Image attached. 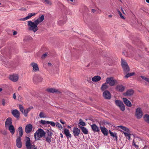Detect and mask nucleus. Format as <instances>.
I'll list each match as a JSON object with an SVG mask.
<instances>
[{
  "instance_id": "f257e3e1",
  "label": "nucleus",
  "mask_w": 149,
  "mask_h": 149,
  "mask_svg": "<svg viewBox=\"0 0 149 149\" xmlns=\"http://www.w3.org/2000/svg\"><path fill=\"white\" fill-rule=\"evenodd\" d=\"M44 19V15H41L40 17L38 18L34 22H33L31 20L27 22V25L28 27V29L30 31H32L35 33L39 29L38 25L40 23L42 22Z\"/></svg>"
},
{
  "instance_id": "f03ea898",
  "label": "nucleus",
  "mask_w": 149,
  "mask_h": 149,
  "mask_svg": "<svg viewBox=\"0 0 149 149\" xmlns=\"http://www.w3.org/2000/svg\"><path fill=\"white\" fill-rule=\"evenodd\" d=\"M45 133L44 131L41 129H39L34 133V136L35 139V140H39L40 139L44 136L45 135Z\"/></svg>"
},
{
  "instance_id": "7ed1b4c3",
  "label": "nucleus",
  "mask_w": 149,
  "mask_h": 149,
  "mask_svg": "<svg viewBox=\"0 0 149 149\" xmlns=\"http://www.w3.org/2000/svg\"><path fill=\"white\" fill-rule=\"evenodd\" d=\"M121 65L125 73L128 72L130 70V68L128 66L127 63L125 60L121 59Z\"/></svg>"
},
{
  "instance_id": "20e7f679",
  "label": "nucleus",
  "mask_w": 149,
  "mask_h": 149,
  "mask_svg": "<svg viewBox=\"0 0 149 149\" xmlns=\"http://www.w3.org/2000/svg\"><path fill=\"white\" fill-rule=\"evenodd\" d=\"M143 114L141 108L138 107L135 111V116L137 119L141 118L143 116Z\"/></svg>"
},
{
  "instance_id": "39448f33",
  "label": "nucleus",
  "mask_w": 149,
  "mask_h": 149,
  "mask_svg": "<svg viewBox=\"0 0 149 149\" xmlns=\"http://www.w3.org/2000/svg\"><path fill=\"white\" fill-rule=\"evenodd\" d=\"M43 80V78L41 76L38 74H35L33 77V82L37 84L39 82H40L42 81Z\"/></svg>"
},
{
  "instance_id": "423d86ee",
  "label": "nucleus",
  "mask_w": 149,
  "mask_h": 149,
  "mask_svg": "<svg viewBox=\"0 0 149 149\" xmlns=\"http://www.w3.org/2000/svg\"><path fill=\"white\" fill-rule=\"evenodd\" d=\"M106 82L111 86H114L116 82V80L114 79L113 77H107L106 80Z\"/></svg>"
},
{
  "instance_id": "0eeeda50",
  "label": "nucleus",
  "mask_w": 149,
  "mask_h": 149,
  "mask_svg": "<svg viewBox=\"0 0 149 149\" xmlns=\"http://www.w3.org/2000/svg\"><path fill=\"white\" fill-rule=\"evenodd\" d=\"M116 105L121 110L124 111L125 110V107L123 103L121 101L119 100H116L115 101Z\"/></svg>"
},
{
  "instance_id": "6e6552de",
  "label": "nucleus",
  "mask_w": 149,
  "mask_h": 149,
  "mask_svg": "<svg viewBox=\"0 0 149 149\" xmlns=\"http://www.w3.org/2000/svg\"><path fill=\"white\" fill-rule=\"evenodd\" d=\"M31 65L33 68L32 71L36 72L39 71V68L38 64L34 62L31 63Z\"/></svg>"
},
{
  "instance_id": "1a4fd4ad",
  "label": "nucleus",
  "mask_w": 149,
  "mask_h": 149,
  "mask_svg": "<svg viewBox=\"0 0 149 149\" xmlns=\"http://www.w3.org/2000/svg\"><path fill=\"white\" fill-rule=\"evenodd\" d=\"M103 96L106 99H110L111 97L110 93L108 91H104L103 93Z\"/></svg>"
},
{
  "instance_id": "9d476101",
  "label": "nucleus",
  "mask_w": 149,
  "mask_h": 149,
  "mask_svg": "<svg viewBox=\"0 0 149 149\" xmlns=\"http://www.w3.org/2000/svg\"><path fill=\"white\" fill-rule=\"evenodd\" d=\"M26 140L25 145L27 149H31V144L30 143V139L28 136L25 137Z\"/></svg>"
},
{
  "instance_id": "9b49d317",
  "label": "nucleus",
  "mask_w": 149,
  "mask_h": 149,
  "mask_svg": "<svg viewBox=\"0 0 149 149\" xmlns=\"http://www.w3.org/2000/svg\"><path fill=\"white\" fill-rule=\"evenodd\" d=\"M46 91L52 93H56L58 94L61 93V92L58 89L52 88H47L46 89Z\"/></svg>"
},
{
  "instance_id": "f8f14e48",
  "label": "nucleus",
  "mask_w": 149,
  "mask_h": 149,
  "mask_svg": "<svg viewBox=\"0 0 149 149\" xmlns=\"http://www.w3.org/2000/svg\"><path fill=\"white\" fill-rule=\"evenodd\" d=\"M32 125L30 124L27 125L25 126V131L26 133L28 134L30 133L32 130Z\"/></svg>"
},
{
  "instance_id": "ddd939ff",
  "label": "nucleus",
  "mask_w": 149,
  "mask_h": 149,
  "mask_svg": "<svg viewBox=\"0 0 149 149\" xmlns=\"http://www.w3.org/2000/svg\"><path fill=\"white\" fill-rule=\"evenodd\" d=\"M36 13H29L28 15L25 18H22L20 19V20L25 21L30 18L32 17L35 16Z\"/></svg>"
},
{
  "instance_id": "4468645a",
  "label": "nucleus",
  "mask_w": 149,
  "mask_h": 149,
  "mask_svg": "<svg viewBox=\"0 0 149 149\" xmlns=\"http://www.w3.org/2000/svg\"><path fill=\"white\" fill-rule=\"evenodd\" d=\"M10 79L13 82H16L18 79L19 77L17 74H13L10 76Z\"/></svg>"
},
{
  "instance_id": "2eb2a0df",
  "label": "nucleus",
  "mask_w": 149,
  "mask_h": 149,
  "mask_svg": "<svg viewBox=\"0 0 149 149\" xmlns=\"http://www.w3.org/2000/svg\"><path fill=\"white\" fill-rule=\"evenodd\" d=\"M21 138L18 137L16 140V143L17 146L19 148H21L22 146V143L21 142Z\"/></svg>"
},
{
  "instance_id": "dca6fc26",
  "label": "nucleus",
  "mask_w": 149,
  "mask_h": 149,
  "mask_svg": "<svg viewBox=\"0 0 149 149\" xmlns=\"http://www.w3.org/2000/svg\"><path fill=\"white\" fill-rule=\"evenodd\" d=\"M12 114L15 117L18 118L19 116L20 113L17 109L13 110L11 112Z\"/></svg>"
},
{
  "instance_id": "f3484780",
  "label": "nucleus",
  "mask_w": 149,
  "mask_h": 149,
  "mask_svg": "<svg viewBox=\"0 0 149 149\" xmlns=\"http://www.w3.org/2000/svg\"><path fill=\"white\" fill-rule=\"evenodd\" d=\"M125 87L122 85H117L116 88V90L120 92H122L124 91Z\"/></svg>"
},
{
  "instance_id": "a211bd4d",
  "label": "nucleus",
  "mask_w": 149,
  "mask_h": 149,
  "mask_svg": "<svg viewBox=\"0 0 149 149\" xmlns=\"http://www.w3.org/2000/svg\"><path fill=\"white\" fill-rule=\"evenodd\" d=\"M92 129L94 132H99L100 131V128L95 124L91 125Z\"/></svg>"
},
{
  "instance_id": "6ab92c4d",
  "label": "nucleus",
  "mask_w": 149,
  "mask_h": 149,
  "mask_svg": "<svg viewBox=\"0 0 149 149\" xmlns=\"http://www.w3.org/2000/svg\"><path fill=\"white\" fill-rule=\"evenodd\" d=\"M5 125V127L6 128L9 125H12V119L11 118L9 117L7 118L6 121Z\"/></svg>"
},
{
  "instance_id": "aec40b11",
  "label": "nucleus",
  "mask_w": 149,
  "mask_h": 149,
  "mask_svg": "<svg viewBox=\"0 0 149 149\" xmlns=\"http://www.w3.org/2000/svg\"><path fill=\"white\" fill-rule=\"evenodd\" d=\"M80 132V130L78 128L74 127L73 130V134L75 136H78Z\"/></svg>"
},
{
  "instance_id": "412c9836",
  "label": "nucleus",
  "mask_w": 149,
  "mask_h": 149,
  "mask_svg": "<svg viewBox=\"0 0 149 149\" xmlns=\"http://www.w3.org/2000/svg\"><path fill=\"white\" fill-rule=\"evenodd\" d=\"M123 100L124 103L128 107H131L132 106V104L131 102L128 100L127 98H123Z\"/></svg>"
},
{
  "instance_id": "4be33fe9",
  "label": "nucleus",
  "mask_w": 149,
  "mask_h": 149,
  "mask_svg": "<svg viewBox=\"0 0 149 149\" xmlns=\"http://www.w3.org/2000/svg\"><path fill=\"white\" fill-rule=\"evenodd\" d=\"M63 133L65 134L68 138V137H71V134H70L69 131L66 128H65Z\"/></svg>"
},
{
  "instance_id": "5701e85b",
  "label": "nucleus",
  "mask_w": 149,
  "mask_h": 149,
  "mask_svg": "<svg viewBox=\"0 0 149 149\" xmlns=\"http://www.w3.org/2000/svg\"><path fill=\"white\" fill-rule=\"evenodd\" d=\"M7 128H8V130L11 134L13 135L15 132V129L14 126L13 125H9L8 127Z\"/></svg>"
},
{
  "instance_id": "b1692460",
  "label": "nucleus",
  "mask_w": 149,
  "mask_h": 149,
  "mask_svg": "<svg viewBox=\"0 0 149 149\" xmlns=\"http://www.w3.org/2000/svg\"><path fill=\"white\" fill-rule=\"evenodd\" d=\"M133 93V91L131 89H130L127 90L126 92L124 93V94L125 96H130L132 95Z\"/></svg>"
},
{
  "instance_id": "393cba45",
  "label": "nucleus",
  "mask_w": 149,
  "mask_h": 149,
  "mask_svg": "<svg viewBox=\"0 0 149 149\" xmlns=\"http://www.w3.org/2000/svg\"><path fill=\"white\" fill-rule=\"evenodd\" d=\"M101 77L98 75L95 76L92 79V80L94 82H97L101 79Z\"/></svg>"
},
{
  "instance_id": "a878e982",
  "label": "nucleus",
  "mask_w": 149,
  "mask_h": 149,
  "mask_svg": "<svg viewBox=\"0 0 149 149\" xmlns=\"http://www.w3.org/2000/svg\"><path fill=\"white\" fill-rule=\"evenodd\" d=\"M100 128L101 131L103 133V134L104 135H107L108 132L107 130L106 129V128L104 127H100Z\"/></svg>"
},
{
  "instance_id": "bb28decb",
  "label": "nucleus",
  "mask_w": 149,
  "mask_h": 149,
  "mask_svg": "<svg viewBox=\"0 0 149 149\" xmlns=\"http://www.w3.org/2000/svg\"><path fill=\"white\" fill-rule=\"evenodd\" d=\"M79 127L84 134H87L88 133V131L86 127L83 126H79Z\"/></svg>"
},
{
  "instance_id": "cd10ccee",
  "label": "nucleus",
  "mask_w": 149,
  "mask_h": 149,
  "mask_svg": "<svg viewBox=\"0 0 149 149\" xmlns=\"http://www.w3.org/2000/svg\"><path fill=\"white\" fill-rule=\"evenodd\" d=\"M18 130L19 131V135L18 137H20V138H21L23 134V131L22 127H19L18 129Z\"/></svg>"
},
{
  "instance_id": "c85d7f7f",
  "label": "nucleus",
  "mask_w": 149,
  "mask_h": 149,
  "mask_svg": "<svg viewBox=\"0 0 149 149\" xmlns=\"http://www.w3.org/2000/svg\"><path fill=\"white\" fill-rule=\"evenodd\" d=\"M32 38L30 36H25L23 39V41L25 42H28L32 40Z\"/></svg>"
},
{
  "instance_id": "c756f323",
  "label": "nucleus",
  "mask_w": 149,
  "mask_h": 149,
  "mask_svg": "<svg viewBox=\"0 0 149 149\" xmlns=\"http://www.w3.org/2000/svg\"><path fill=\"white\" fill-rule=\"evenodd\" d=\"M107 84L106 82L102 85L101 88L102 91H103L108 88V86L107 85Z\"/></svg>"
},
{
  "instance_id": "7c9ffc66",
  "label": "nucleus",
  "mask_w": 149,
  "mask_h": 149,
  "mask_svg": "<svg viewBox=\"0 0 149 149\" xmlns=\"http://www.w3.org/2000/svg\"><path fill=\"white\" fill-rule=\"evenodd\" d=\"M32 107H29L26 109L25 110V111L24 113V115L26 117L27 116L28 113L31 110L32 108Z\"/></svg>"
},
{
  "instance_id": "2f4dec72",
  "label": "nucleus",
  "mask_w": 149,
  "mask_h": 149,
  "mask_svg": "<svg viewBox=\"0 0 149 149\" xmlns=\"http://www.w3.org/2000/svg\"><path fill=\"white\" fill-rule=\"evenodd\" d=\"M42 2L45 4H47L51 6L52 4V3L50 0H43Z\"/></svg>"
},
{
  "instance_id": "473e14b6",
  "label": "nucleus",
  "mask_w": 149,
  "mask_h": 149,
  "mask_svg": "<svg viewBox=\"0 0 149 149\" xmlns=\"http://www.w3.org/2000/svg\"><path fill=\"white\" fill-rule=\"evenodd\" d=\"M19 108L21 112L24 114L25 109H24L22 105L19 104Z\"/></svg>"
},
{
  "instance_id": "72a5a7b5",
  "label": "nucleus",
  "mask_w": 149,
  "mask_h": 149,
  "mask_svg": "<svg viewBox=\"0 0 149 149\" xmlns=\"http://www.w3.org/2000/svg\"><path fill=\"white\" fill-rule=\"evenodd\" d=\"M118 127L121 129H122L123 130L125 131V132H128L129 131V129L127 128V127H125L124 126H118Z\"/></svg>"
},
{
  "instance_id": "f704fd0d",
  "label": "nucleus",
  "mask_w": 149,
  "mask_h": 149,
  "mask_svg": "<svg viewBox=\"0 0 149 149\" xmlns=\"http://www.w3.org/2000/svg\"><path fill=\"white\" fill-rule=\"evenodd\" d=\"M134 74V72H131L130 73H128L126 75H125L124 77L125 78H127L129 77L133 76Z\"/></svg>"
},
{
  "instance_id": "c9c22d12",
  "label": "nucleus",
  "mask_w": 149,
  "mask_h": 149,
  "mask_svg": "<svg viewBox=\"0 0 149 149\" xmlns=\"http://www.w3.org/2000/svg\"><path fill=\"white\" fill-rule=\"evenodd\" d=\"M145 120L148 123H149V115H146L144 117Z\"/></svg>"
},
{
  "instance_id": "e433bc0d",
  "label": "nucleus",
  "mask_w": 149,
  "mask_h": 149,
  "mask_svg": "<svg viewBox=\"0 0 149 149\" xmlns=\"http://www.w3.org/2000/svg\"><path fill=\"white\" fill-rule=\"evenodd\" d=\"M141 78L143 79L149 83V78L143 76H141Z\"/></svg>"
},
{
  "instance_id": "4c0bfd02",
  "label": "nucleus",
  "mask_w": 149,
  "mask_h": 149,
  "mask_svg": "<svg viewBox=\"0 0 149 149\" xmlns=\"http://www.w3.org/2000/svg\"><path fill=\"white\" fill-rule=\"evenodd\" d=\"M39 116L40 118H46V116L43 112H41L40 113Z\"/></svg>"
},
{
  "instance_id": "58836bf2",
  "label": "nucleus",
  "mask_w": 149,
  "mask_h": 149,
  "mask_svg": "<svg viewBox=\"0 0 149 149\" xmlns=\"http://www.w3.org/2000/svg\"><path fill=\"white\" fill-rule=\"evenodd\" d=\"M109 132L110 134H111V136H112L113 137H115L116 138V140H117V136L116 134H114L112 132H111L110 130L109 131Z\"/></svg>"
},
{
  "instance_id": "ea45409f",
  "label": "nucleus",
  "mask_w": 149,
  "mask_h": 149,
  "mask_svg": "<svg viewBox=\"0 0 149 149\" xmlns=\"http://www.w3.org/2000/svg\"><path fill=\"white\" fill-rule=\"evenodd\" d=\"M49 121H46L44 120H41L40 121V123L42 124V125H45L48 124V122Z\"/></svg>"
},
{
  "instance_id": "a19ab883",
  "label": "nucleus",
  "mask_w": 149,
  "mask_h": 149,
  "mask_svg": "<svg viewBox=\"0 0 149 149\" xmlns=\"http://www.w3.org/2000/svg\"><path fill=\"white\" fill-rule=\"evenodd\" d=\"M46 141L49 143L51 142V138L50 136H48L46 138Z\"/></svg>"
},
{
  "instance_id": "79ce46f5",
  "label": "nucleus",
  "mask_w": 149,
  "mask_h": 149,
  "mask_svg": "<svg viewBox=\"0 0 149 149\" xmlns=\"http://www.w3.org/2000/svg\"><path fill=\"white\" fill-rule=\"evenodd\" d=\"M79 124L83 126H85L86 125L85 123L83 121L81 120L80 119L79 120Z\"/></svg>"
},
{
  "instance_id": "37998d69",
  "label": "nucleus",
  "mask_w": 149,
  "mask_h": 149,
  "mask_svg": "<svg viewBox=\"0 0 149 149\" xmlns=\"http://www.w3.org/2000/svg\"><path fill=\"white\" fill-rule=\"evenodd\" d=\"M47 134L48 136L51 137L52 134V132L51 130H48L47 131Z\"/></svg>"
},
{
  "instance_id": "c03bdc74",
  "label": "nucleus",
  "mask_w": 149,
  "mask_h": 149,
  "mask_svg": "<svg viewBox=\"0 0 149 149\" xmlns=\"http://www.w3.org/2000/svg\"><path fill=\"white\" fill-rule=\"evenodd\" d=\"M117 11L118 12V14L120 16V17L122 19H125V17L123 16L122 15V14L118 10Z\"/></svg>"
},
{
  "instance_id": "a18cd8bd",
  "label": "nucleus",
  "mask_w": 149,
  "mask_h": 149,
  "mask_svg": "<svg viewBox=\"0 0 149 149\" xmlns=\"http://www.w3.org/2000/svg\"><path fill=\"white\" fill-rule=\"evenodd\" d=\"M56 126L58 128H61L62 129H63V127L59 123H56Z\"/></svg>"
},
{
  "instance_id": "49530a36",
  "label": "nucleus",
  "mask_w": 149,
  "mask_h": 149,
  "mask_svg": "<svg viewBox=\"0 0 149 149\" xmlns=\"http://www.w3.org/2000/svg\"><path fill=\"white\" fill-rule=\"evenodd\" d=\"M123 133L126 136H128L130 135V134L129 131L128 132H123Z\"/></svg>"
},
{
  "instance_id": "de8ad7c7",
  "label": "nucleus",
  "mask_w": 149,
  "mask_h": 149,
  "mask_svg": "<svg viewBox=\"0 0 149 149\" xmlns=\"http://www.w3.org/2000/svg\"><path fill=\"white\" fill-rule=\"evenodd\" d=\"M65 22L62 20H60L58 21V24L60 25H62L65 24Z\"/></svg>"
},
{
  "instance_id": "09e8293b",
  "label": "nucleus",
  "mask_w": 149,
  "mask_h": 149,
  "mask_svg": "<svg viewBox=\"0 0 149 149\" xmlns=\"http://www.w3.org/2000/svg\"><path fill=\"white\" fill-rule=\"evenodd\" d=\"M48 123V124H50L52 126L54 127L55 125V123L54 122L49 121Z\"/></svg>"
},
{
  "instance_id": "8fccbe9b",
  "label": "nucleus",
  "mask_w": 149,
  "mask_h": 149,
  "mask_svg": "<svg viewBox=\"0 0 149 149\" xmlns=\"http://www.w3.org/2000/svg\"><path fill=\"white\" fill-rule=\"evenodd\" d=\"M132 146H134V147L136 148H138V146L137 145H136L135 143V141L134 140H133V142H132Z\"/></svg>"
},
{
  "instance_id": "3c124183",
  "label": "nucleus",
  "mask_w": 149,
  "mask_h": 149,
  "mask_svg": "<svg viewBox=\"0 0 149 149\" xmlns=\"http://www.w3.org/2000/svg\"><path fill=\"white\" fill-rule=\"evenodd\" d=\"M47 56V54H43L42 56V59H44Z\"/></svg>"
},
{
  "instance_id": "603ef678",
  "label": "nucleus",
  "mask_w": 149,
  "mask_h": 149,
  "mask_svg": "<svg viewBox=\"0 0 149 149\" xmlns=\"http://www.w3.org/2000/svg\"><path fill=\"white\" fill-rule=\"evenodd\" d=\"M19 10L22 11H25L26 10V9L24 8H21L19 9Z\"/></svg>"
},
{
  "instance_id": "864d4df0",
  "label": "nucleus",
  "mask_w": 149,
  "mask_h": 149,
  "mask_svg": "<svg viewBox=\"0 0 149 149\" xmlns=\"http://www.w3.org/2000/svg\"><path fill=\"white\" fill-rule=\"evenodd\" d=\"M102 11L100 10H96V13L97 14H100L101 13Z\"/></svg>"
},
{
  "instance_id": "5fc2aeb1",
  "label": "nucleus",
  "mask_w": 149,
  "mask_h": 149,
  "mask_svg": "<svg viewBox=\"0 0 149 149\" xmlns=\"http://www.w3.org/2000/svg\"><path fill=\"white\" fill-rule=\"evenodd\" d=\"M2 104L3 106H4L5 104V102L4 99L2 100Z\"/></svg>"
},
{
  "instance_id": "6e6d98bb",
  "label": "nucleus",
  "mask_w": 149,
  "mask_h": 149,
  "mask_svg": "<svg viewBox=\"0 0 149 149\" xmlns=\"http://www.w3.org/2000/svg\"><path fill=\"white\" fill-rule=\"evenodd\" d=\"M60 122L61 123L63 124H64L65 123V122L62 121L61 120H60Z\"/></svg>"
},
{
  "instance_id": "4d7b16f0",
  "label": "nucleus",
  "mask_w": 149,
  "mask_h": 149,
  "mask_svg": "<svg viewBox=\"0 0 149 149\" xmlns=\"http://www.w3.org/2000/svg\"><path fill=\"white\" fill-rule=\"evenodd\" d=\"M91 11L93 13H94L96 11V10H95L94 9H92L91 10Z\"/></svg>"
},
{
  "instance_id": "13d9d810",
  "label": "nucleus",
  "mask_w": 149,
  "mask_h": 149,
  "mask_svg": "<svg viewBox=\"0 0 149 149\" xmlns=\"http://www.w3.org/2000/svg\"><path fill=\"white\" fill-rule=\"evenodd\" d=\"M17 34V32L16 31H14L13 32V34L14 35H16Z\"/></svg>"
},
{
  "instance_id": "bf43d9fd",
  "label": "nucleus",
  "mask_w": 149,
  "mask_h": 149,
  "mask_svg": "<svg viewBox=\"0 0 149 149\" xmlns=\"http://www.w3.org/2000/svg\"><path fill=\"white\" fill-rule=\"evenodd\" d=\"M13 97L14 99H16V95H15V93H14L13 94Z\"/></svg>"
},
{
  "instance_id": "052dcab7",
  "label": "nucleus",
  "mask_w": 149,
  "mask_h": 149,
  "mask_svg": "<svg viewBox=\"0 0 149 149\" xmlns=\"http://www.w3.org/2000/svg\"><path fill=\"white\" fill-rule=\"evenodd\" d=\"M49 66H51L52 65V64L51 63H48L47 64Z\"/></svg>"
},
{
  "instance_id": "680f3d73",
  "label": "nucleus",
  "mask_w": 149,
  "mask_h": 149,
  "mask_svg": "<svg viewBox=\"0 0 149 149\" xmlns=\"http://www.w3.org/2000/svg\"><path fill=\"white\" fill-rule=\"evenodd\" d=\"M7 134L6 132V131H4V132L3 133V134L4 135L6 134Z\"/></svg>"
},
{
  "instance_id": "e2e57ef3",
  "label": "nucleus",
  "mask_w": 149,
  "mask_h": 149,
  "mask_svg": "<svg viewBox=\"0 0 149 149\" xmlns=\"http://www.w3.org/2000/svg\"><path fill=\"white\" fill-rule=\"evenodd\" d=\"M33 146H35V145H33L31 146V148H32V149H34V147Z\"/></svg>"
},
{
  "instance_id": "0e129e2a",
  "label": "nucleus",
  "mask_w": 149,
  "mask_h": 149,
  "mask_svg": "<svg viewBox=\"0 0 149 149\" xmlns=\"http://www.w3.org/2000/svg\"><path fill=\"white\" fill-rule=\"evenodd\" d=\"M61 137L63 138V135L62 133L60 134Z\"/></svg>"
},
{
  "instance_id": "69168bd1",
  "label": "nucleus",
  "mask_w": 149,
  "mask_h": 149,
  "mask_svg": "<svg viewBox=\"0 0 149 149\" xmlns=\"http://www.w3.org/2000/svg\"><path fill=\"white\" fill-rule=\"evenodd\" d=\"M128 140H130V136H128Z\"/></svg>"
},
{
  "instance_id": "338daca9",
  "label": "nucleus",
  "mask_w": 149,
  "mask_h": 149,
  "mask_svg": "<svg viewBox=\"0 0 149 149\" xmlns=\"http://www.w3.org/2000/svg\"><path fill=\"white\" fill-rule=\"evenodd\" d=\"M121 8V11H122V12L123 13L125 14V13H124V11L123 10V8Z\"/></svg>"
},
{
  "instance_id": "774afa93",
  "label": "nucleus",
  "mask_w": 149,
  "mask_h": 149,
  "mask_svg": "<svg viewBox=\"0 0 149 149\" xmlns=\"http://www.w3.org/2000/svg\"><path fill=\"white\" fill-rule=\"evenodd\" d=\"M146 1L147 3H149V0H146Z\"/></svg>"
}]
</instances>
